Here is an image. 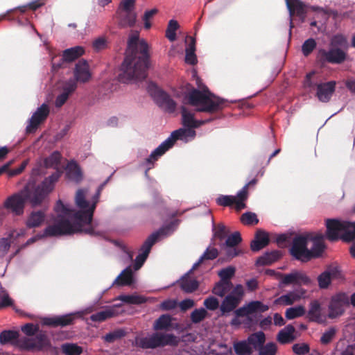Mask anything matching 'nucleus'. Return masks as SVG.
<instances>
[{
  "label": "nucleus",
  "instance_id": "nucleus-1",
  "mask_svg": "<svg viewBox=\"0 0 355 355\" xmlns=\"http://www.w3.org/2000/svg\"><path fill=\"white\" fill-rule=\"evenodd\" d=\"M103 189L104 187L101 184L98 186L96 193L92 198L91 207L86 211L70 209L59 200L54 207L58 216L54 220V223L49 225L46 229L45 234L50 236H56L84 232L91 236L98 235V234L95 232L92 222L94 212Z\"/></svg>",
  "mask_w": 355,
  "mask_h": 355
},
{
  "label": "nucleus",
  "instance_id": "nucleus-2",
  "mask_svg": "<svg viewBox=\"0 0 355 355\" xmlns=\"http://www.w3.org/2000/svg\"><path fill=\"white\" fill-rule=\"evenodd\" d=\"M150 67L149 46L142 40H139L138 33L132 35L128 41L125 57L121 65L119 80H143L147 77Z\"/></svg>",
  "mask_w": 355,
  "mask_h": 355
},
{
  "label": "nucleus",
  "instance_id": "nucleus-3",
  "mask_svg": "<svg viewBox=\"0 0 355 355\" xmlns=\"http://www.w3.org/2000/svg\"><path fill=\"white\" fill-rule=\"evenodd\" d=\"M182 124L187 128H180L172 132L171 136L156 148L146 159L144 164L146 165L145 175L147 176L149 170L154 167L155 162L171 148L177 140H184L187 137H194L196 132L192 128H196L200 125L209 123L214 118L198 121L194 119V114L189 112L184 106L181 107Z\"/></svg>",
  "mask_w": 355,
  "mask_h": 355
},
{
  "label": "nucleus",
  "instance_id": "nucleus-4",
  "mask_svg": "<svg viewBox=\"0 0 355 355\" xmlns=\"http://www.w3.org/2000/svg\"><path fill=\"white\" fill-rule=\"evenodd\" d=\"M183 103L196 107L197 112L209 114L218 112L227 105L225 99L216 96L207 87L202 90L192 88L185 94Z\"/></svg>",
  "mask_w": 355,
  "mask_h": 355
},
{
  "label": "nucleus",
  "instance_id": "nucleus-5",
  "mask_svg": "<svg viewBox=\"0 0 355 355\" xmlns=\"http://www.w3.org/2000/svg\"><path fill=\"white\" fill-rule=\"evenodd\" d=\"M28 201L33 207L42 202L33 191L31 183L28 182L20 191L8 197L3 202V207L14 216H21L24 212L26 202Z\"/></svg>",
  "mask_w": 355,
  "mask_h": 355
},
{
  "label": "nucleus",
  "instance_id": "nucleus-6",
  "mask_svg": "<svg viewBox=\"0 0 355 355\" xmlns=\"http://www.w3.org/2000/svg\"><path fill=\"white\" fill-rule=\"evenodd\" d=\"M170 230V226H166L160 228L158 231L153 232L151 234L144 242L143 245L140 248V252L139 254L136 257L135 263L134 268L135 270L139 269L146 259L148 257V254L151 250L153 245L157 242L159 237L162 235L167 234L168 232Z\"/></svg>",
  "mask_w": 355,
  "mask_h": 355
},
{
  "label": "nucleus",
  "instance_id": "nucleus-7",
  "mask_svg": "<svg viewBox=\"0 0 355 355\" xmlns=\"http://www.w3.org/2000/svg\"><path fill=\"white\" fill-rule=\"evenodd\" d=\"M326 237L331 242L342 240V236L347 232H349V221L341 220L336 218L326 220Z\"/></svg>",
  "mask_w": 355,
  "mask_h": 355
},
{
  "label": "nucleus",
  "instance_id": "nucleus-8",
  "mask_svg": "<svg viewBox=\"0 0 355 355\" xmlns=\"http://www.w3.org/2000/svg\"><path fill=\"white\" fill-rule=\"evenodd\" d=\"M309 240V235H299L293 240L292 246L290 249L291 254L297 260L306 262L311 259L309 250L307 248V243Z\"/></svg>",
  "mask_w": 355,
  "mask_h": 355
},
{
  "label": "nucleus",
  "instance_id": "nucleus-9",
  "mask_svg": "<svg viewBox=\"0 0 355 355\" xmlns=\"http://www.w3.org/2000/svg\"><path fill=\"white\" fill-rule=\"evenodd\" d=\"M347 57L346 51L331 47L329 50L324 49H319L317 58L322 63H330L340 64L343 63Z\"/></svg>",
  "mask_w": 355,
  "mask_h": 355
},
{
  "label": "nucleus",
  "instance_id": "nucleus-10",
  "mask_svg": "<svg viewBox=\"0 0 355 355\" xmlns=\"http://www.w3.org/2000/svg\"><path fill=\"white\" fill-rule=\"evenodd\" d=\"M19 347L23 350L33 351L42 350L49 345V340L46 334L40 332L33 338H22L18 341Z\"/></svg>",
  "mask_w": 355,
  "mask_h": 355
},
{
  "label": "nucleus",
  "instance_id": "nucleus-11",
  "mask_svg": "<svg viewBox=\"0 0 355 355\" xmlns=\"http://www.w3.org/2000/svg\"><path fill=\"white\" fill-rule=\"evenodd\" d=\"M349 300L345 293H338L331 297L329 304L328 318L334 319L342 315L345 312V306H349Z\"/></svg>",
  "mask_w": 355,
  "mask_h": 355
},
{
  "label": "nucleus",
  "instance_id": "nucleus-12",
  "mask_svg": "<svg viewBox=\"0 0 355 355\" xmlns=\"http://www.w3.org/2000/svg\"><path fill=\"white\" fill-rule=\"evenodd\" d=\"M269 309V306L263 304L260 301H252L248 304L239 308L235 311V315L236 318H233L230 322L232 325H239L240 322L239 321V317L248 316L249 315L253 314L257 312L264 313Z\"/></svg>",
  "mask_w": 355,
  "mask_h": 355
},
{
  "label": "nucleus",
  "instance_id": "nucleus-13",
  "mask_svg": "<svg viewBox=\"0 0 355 355\" xmlns=\"http://www.w3.org/2000/svg\"><path fill=\"white\" fill-rule=\"evenodd\" d=\"M58 173H53L45 178L40 184L31 183L33 191L37 194L40 200L43 202L49 193L53 189L54 184L58 180Z\"/></svg>",
  "mask_w": 355,
  "mask_h": 355
},
{
  "label": "nucleus",
  "instance_id": "nucleus-14",
  "mask_svg": "<svg viewBox=\"0 0 355 355\" xmlns=\"http://www.w3.org/2000/svg\"><path fill=\"white\" fill-rule=\"evenodd\" d=\"M156 104L166 112L173 113L177 107L176 102L166 92L155 88V91L151 93Z\"/></svg>",
  "mask_w": 355,
  "mask_h": 355
},
{
  "label": "nucleus",
  "instance_id": "nucleus-15",
  "mask_svg": "<svg viewBox=\"0 0 355 355\" xmlns=\"http://www.w3.org/2000/svg\"><path fill=\"white\" fill-rule=\"evenodd\" d=\"M49 112V106L45 103L38 107L29 120V124L26 128V133L34 132L39 125L46 119Z\"/></svg>",
  "mask_w": 355,
  "mask_h": 355
},
{
  "label": "nucleus",
  "instance_id": "nucleus-16",
  "mask_svg": "<svg viewBox=\"0 0 355 355\" xmlns=\"http://www.w3.org/2000/svg\"><path fill=\"white\" fill-rule=\"evenodd\" d=\"M77 315L78 313H71L60 316L46 317L42 319V323L43 325L54 328L64 327L73 324Z\"/></svg>",
  "mask_w": 355,
  "mask_h": 355
},
{
  "label": "nucleus",
  "instance_id": "nucleus-17",
  "mask_svg": "<svg viewBox=\"0 0 355 355\" xmlns=\"http://www.w3.org/2000/svg\"><path fill=\"white\" fill-rule=\"evenodd\" d=\"M287 7L290 13V30L289 34L291 35V29L294 27L293 23V16L296 15L303 22L306 17L305 5L300 0H287Z\"/></svg>",
  "mask_w": 355,
  "mask_h": 355
},
{
  "label": "nucleus",
  "instance_id": "nucleus-18",
  "mask_svg": "<svg viewBox=\"0 0 355 355\" xmlns=\"http://www.w3.org/2000/svg\"><path fill=\"white\" fill-rule=\"evenodd\" d=\"M149 338L153 349L166 345L175 346L178 344V340L173 334L154 333Z\"/></svg>",
  "mask_w": 355,
  "mask_h": 355
},
{
  "label": "nucleus",
  "instance_id": "nucleus-19",
  "mask_svg": "<svg viewBox=\"0 0 355 355\" xmlns=\"http://www.w3.org/2000/svg\"><path fill=\"white\" fill-rule=\"evenodd\" d=\"M84 52V49L79 46L64 50L62 53V58H60V62L58 63H55V62H53V68L54 69H58L63 67L65 62H73L80 57Z\"/></svg>",
  "mask_w": 355,
  "mask_h": 355
},
{
  "label": "nucleus",
  "instance_id": "nucleus-20",
  "mask_svg": "<svg viewBox=\"0 0 355 355\" xmlns=\"http://www.w3.org/2000/svg\"><path fill=\"white\" fill-rule=\"evenodd\" d=\"M336 83L331 80L317 85L316 96L322 103H328L336 90Z\"/></svg>",
  "mask_w": 355,
  "mask_h": 355
},
{
  "label": "nucleus",
  "instance_id": "nucleus-21",
  "mask_svg": "<svg viewBox=\"0 0 355 355\" xmlns=\"http://www.w3.org/2000/svg\"><path fill=\"white\" fill-rule=\"evenodd\" d=\"M269 243L268 234L262 230H258L256 232L254 239L250 243V249L253 252H258L267 246Z\"/></svg>",
  "mask_w": 355,
  "mask_h": 355
},
{
  "label": "nucleus",
  "instance_id": "nucleus-22",
  "mask_svg": "<svg viewBox=\"0 0 355 355\" xmlns=\"http://www.w3.org/2000/svg\"><path fill=\"white\" fill-rule=\"evenodd\" d=\"M173 318L168 314L160 315L153 324V329L155 331L176 329L178 327V324L172 322Z\"/></svg>",
  "mask_w": 355,
  "mask_h": 355
},
{
  "label": "nucleus",
  "instance_id": "nucleus-23",
  "mask_svg": "<svg viewBox=\"0 0 355 355\" xmlns=\"http://www.w3.org/2000/svg\"><path fill=\"white\" fill-rule=\"evenodd\" d=\"M74 77L78 82L86 83L91 78L88 63L85 60H80L74 69Z\"/></svg>",
  "mask_w": 355,
  "mask_h": 355
},
{
  "label": "nucleus",
  "instance_id": "nucleus-24",
  "mask_svg": "<svg viewBox=\"0 0 355 355\" xmlns=\"http://www.w3.org/2000/svg\"><path fill=\"white\" fill-rule=\"evenodd\" d=\"M239 303L240 299L239 297H236L232 294L227 295L223 300L220 306L221 315H223L225 313L234 311L238 306Z\"/></svg>",
  "mask_w": 355,
  "mask_h": 355
},
{
  "label": "nucleus",
  "instance_id": "nucleus-25",
  "mask_svg": "<svg viewBox=\"0 0 355 355\" xmlns=\"http://www.w3.org/2000/svg\"><path fill=\"white\" fill-rule=\"evenodd\" d=\"M324 236L322 234H316L314 237L310 238V240L313 241V247L309 250L311 259L317 258L321 256L324 250V245L323 243Z\"/></svg>",
  "mask_w": 355,
  "mask_h": 355
},
{
  "label": "nucleus",
  "instance_id": "nucleus-26",
  "mask_svg": "<svg viewBox=\"0 0 355 355\" xmlns=\"http://www.w3.org/2000/svg\"><path fill=\"white\" fill-rule=\"evenodd\" d=\"M189 40V44L185 49V62L187 64L194 65L197 63V57L196 51V39L193 37H187L186 42Z\"/></svg>",
  "mask_w": 355,
  "mask_h": 355
},
{
  "label": "nucleus",
  "instance_id": "nucleus-27",
  "mask_svg": "<svg viewBox=\"0 0 355 355\" xmlns=\"http://www.w3.org/2000/svg\"><path fill=\"white\" fill-rule=\"evenodd\" d=\"M45 217L43 210L32 211L26 220V225L28 228L40 227L44 223Z\"/></svg>",
  "mask_w": 355,
  "mask_h": 355
},
{
  "label": "nucleus",
  "instance_id": "nucleus-28",
  "mask_svg": "<svg viewBox=\"0 0 355 355\" xmlns=\"http://www.w3.org/2000/svg\"><path fill=\"white\" fill-rule=\"evenodd\" d=\"M189 275V273L185 274L181 278L180 282V286L181 289L187 293L194 292L199 286L198 282L195 279L190 278Z\"/></svg>",
  "mask_w": 355,
  "mask_h": 355
},
{
  "label": "nucleus",
  "instance_id": "nucleus-29",
  "mask_svg": "<svg viewBox=\"0 0 355 355\" xmlns=\"http://www.w3.org/2000/svg\"><path fill=\"white\" fill-rule=\"evenodd\" d=\"M295 331V329L292 324H288L283 329L279 331L277 336V340L281 344L289 343L295 339L293 336Z\"/></svg>",
  "mask_w": 355,
  "mask_h": 355
},
{
  "label": "nucleus",
  "instance_id": "nucleus-30",
  "mask_svg": "<svg viewBox=\"0 0 355 355\" xmlns=\"http://www.w3.org/2000/svg\"><path fill=\"white\" fill-rule=\"evenodd\" d=\"M133 282V273L131 268L127 267L116 278L113 285L126 286L131 285Z\"/></svg>",
  "mask_w": 355,
  "mask_h": 355
},
{
  "label": "nucleus",
  "instance_id": "nucleus-31",
  "mask_svg": "<svg viewBox=\"0 0 355 355\" xmlns=\"http://www.w3.org/2000/svg\"><path fill=\"white\" fill-rule=\"evenodd\" d=\"M321 305L318 300L311 301L307 313L309 320L311 322H320L321 320Z\"/></svg>",
  "mask_w": 355,
  "mask_h": 355
},
{
  "label": "nucleus",
  "instance_id": "nucleus-32",
  "mask_svg": "<svg viewBox=\"0 0 355 355\" xmlns=\"http://www.w3.org/2000/svg\"><path fill=\"white\" fill-rule=\"evenodd\" d=\"M67 175L72 181L79 182L82 180L83 175L78 164L72 161L69 163L67 168Z\"/></svg>",
  "mask_w": 355,
  "mask_h": 355
},
{
  "label": "nucleus",
  "instance_id": "nucleus-33",
  "mask_svg": "<svg viewBox=\"0 0 355 355\" xmlns=\"http://www.w3.org/2000/svg\"><path fill=\"white\" fill-rule=\"evenodd\" d=\"M232 282L220 280L215 284L212 288V293L218 297H223L232 290Z\"/></svg>",
  "mask_w": 355,
  "mask_h": 355
},
{
  "label": "nucleus",
  "instance_id": "nucleus-34",
  "mask_svg": "<svg viewBox=\"0 0 355 355\" xmlns=\"http://www.w3.org/2000/svg\"><path fill=\"white\" fill-rule=\"evenodd\" d=\"M281 256V252L277 250L266 252L263 256L258 258L257 264L259 266L270 265L277 261Z\"/></svg>",
  "mask_w": 355,
  "mask_h": 355
},
{
  "label": "nucleus",
  "instance_id": "nucleus-35",
  "mask_svg": "<svg viewBox=\"0 0 355 355\" xmlns=\"http://www.w3.org/2000/svg\"><path fill=\"white\" fill-rule=\"evenodd\" d=\"M266 341V336L263 331H258L250 334L247 342L250 345H252L255 349H260Z\"/></svg>",
  "mask_w": 355,
  "mask_h": 355
},
{
  "label": "nucleus",
  "instance_id": "nucleus-36",
  "mask_svg": "<svg viewBox=\"0 0 355 355\" xmlns=\"http://www.w3.org/2000/svg\"><path fill=\"white\" fill-rule=\"evenodd\" d=\"M19 340V333L16 331L6 330L0 334V343L2 345L10 343L19 347L18 341Z\"/></svg>",
  "mask_w": 355,
  "mask_h": 355
},
{
  "label": "nucleus",
  "instance_id": "nucleus-37",
  "mask_svg": "<svg viewBox=\"0 0 355 355\" xmlns=\"http://www.w3.org/2000/svg\"><path fill=\"white\" fill-rule=\"evenodd\" d=\"M300 296L295 292H289L286 295H283L276 299L274 302L275 304H280V305H291L295 302L300 300Z\"/></svg>",
  "mask_w": 355,
  "mask_h": 355
},
{
  "label": "nucleus",
  "instance_id": "nucleus-38",
  "mask_svg": "<svg viewBox=\"0 0 355 355\" xmlns=\"http://www.w3.org/2000/svg\"><path fill=\"white\" fill-rule=\"evenodd\" d=\"M75 202L76 206L80 209V211H87L91 205L86 200V191L83 189H78L76 192L75 197Z\"/></svg>",
  "mask_w": 355,
  "mask_h": 355
},
{
  "label": "nucleus",
  "instance_id": "nucleus-39",
  "mask_svg": "<svg viewBox=\"0 0 355 355\" xmlns=\"http://www.w3.org/2000/svg\"><path fill=\"white\" fill-rule=\"evenodd\" d=\"M119 25L121 27H133L136 23L137 15L133 11L124 12L121 14Z\"/></svg>",
  "mask_w": 355,
  "mask_h": 355
},
{
  "label": "nucleus",
  "instance_id": "nucleus-40",
  "mask_svg": "<svg viewBox=\"0 0 355 355\" xmlns=\"http://www.w3.org/2000/svg\"><path fill=\"white\" fill-rule=\"evenodd\" d=\"M335 272L333 269L327 270L322 272L318 277V286L320 288H327L331 282Z\"/></svg>",
  "mask_w": 355,
  "mask_h": 355
},
{
  "label": "nucleus",
  "instance_id": "nucleus-41",
  "mask_svg": "<svg viewBox=\"0 0 355 355\" xmlns=\"http://www.w3.org/2000/svg\"><path fill=\"white\" fill-rule=\"evenodd\" d=\"M330 46L334 48H339L347 50L349 44L347 39L342 34H337L332 37L330 41Z\"/></svg>",
  "mask_w": 355,
  "mask_h": 355
},
{
  "label": "nucleus",
  "instance_id": "nucleus-42",
  "mask_svg": "<svg viewBox=\"0 0 355 355\" xmlns=\"http://www.w3.org/2000/svg\"><path fill=\"white\" fill-rule=\"evenodd\" d=\"M115 315V311L114 309H108L104 311L97 312L90 316V320L93 322H101L105 320L110 318Z\"/></svg>",
  "mask_w": 355,
  "mask_h": 355
},
{
  "label": "nucleus",
  "instance_id": "nucleus-43",
  "mask_svg": "<svg viewBox=\"0 0 355 355\" xmlns=\"http://www.w3.org/2000/svg\"><path fill=\"white\" fill-rule=\"evenodd\" d=\"M234 349L237 355H252V349L247 340H241L234 344Z\"/></svg>",
  "mask_w": 355,
  "mask_h": 355
},
{
  "label": "nucleus",
  "instance_id": "nucleus-44",
  "mask_svg": "<svg viewBox=\"0 0 355 355\" xmlns=\"http://www.w3.org/2000/svg\"><path fill=\"white\" fill-rule=\"evenodd\" d=\"M61 350L65 355H80L83 353V348L74 343L62 344Z\"/></svg>",
  "mask_w": 355,
  "mask_h": 355
},
{
  "label": "nucleus",
  "instance_id": "nucleus-45",
  "mask_svg": "<svg viewBox=\"0 0 355 355\" xmlns=\"http://www.w3.org/2000/svg\"><path fill=\"white\" fill-rule=\"evenodd\" d=\"M117 300L128 304H141L146 302V299L137 295H121L117 297Z\"/></svg>",
  "mask_w": 355,
  "mask_h": 355
},
{
  "label": "nucleus",
  "instance_id": "nucleus-46",
  "mask_svg": "<svg viewBox=\"0 0 355 355\" xmlns=\"http://www.w3.org/2000/svg\"><path fill=\"white\" fill-rule=\"evenodd\" d=\"M212 231L214 232V237L220 241L225 239L230 232L228 228L222 223L214 224Z\"/></svg>",
  "mask_w": 355,
  "mask_h": 355
},
{
  "label": "nucleus",
  "instance_id": "nucleus-47",
  "mask_svg": "<svg viewBox=\"0 0 355 355\" xmlns=\"http://www.w3.org/2000/svg\"><path fill=\"white\" fill-rule=\"evenodd\" d=\"M248 189L247 187H243L242 189L238 193L237 198H236L235 202V208L237 211H241V209L245 208L246 205L244 203V201L248 198Z\"/></svg>",
  "mask_w": 355,
  "mask_h": 355
},
{
  "label": "nucleus",
  "instance_id": "nucleus-48",
  "mask_svg": "<svg viewBox=\"0 0 355 355\" xmlns=\"http://www.w3.org/2000/svg\"><path fill=\"white\" fill-rule=\"evenodd\" d=\"M61 158V154L58 151H54L50 156L45 159V165L46 167H58L60 164Z\"/></svg>",
  "mask_w": 355,
  "mask_h": 355
},
{
  "label": "nucleus",
  "instance_id": "nucleus-49",
  "mask_svg": "<svg viewBox=\"0 0 355 355\" xmlns=\"http://www.w3.org/2000/svg\"><path fill=\"white\" fill-rule=\"evenodd\" d=\"M179 28L177 21L171 19L169 21L167 29L166 31V37L171 41L173 42L176 40V31Z\"/></svg>",
  "mask_w": 355,
  "mask_h": 355
},
{
  "label": "nucleus",
  "instance_id": "nucleus-50",
  "mask_svg": "<svg viewBox=\"0 0 355 355\" xmlns=\"http://www.w3.org/2000/svg\"><path fill=\"white\" fill-rule=\"evenodd\" d=\"M305 313V309L302 306H298L296 307L288 308L286 311V318L288 320H292L300 316H302Z\"/></svg>",
  "mask_w": 355,
  "mask_h": 355
},
{
  "label": "nucleus",
  "instance_id": "nucleus-51",
  "mask_svg": "<svg viewBox=\"0 0 355 355\" xmlns=\"http://www.w3.org/2000/svg\"><path fill=\"white\" fill-rule=\"evenodd\" d=\"M207 314L208 313L205 309H196L191 313V320L193 323H199L207 316Z\"/></svg>",
  "mask_w": 355,
  "mask_h": 355
},
{
  "label": "nucleus",
  "instance_id": "nucleus-52",
  "mask_svg": "<svg viewBox=\"0 0 355 355\" xmlns=\"http://www.w3.org/2000/svg\"><path fill=\"white\" fill-rule=\"evenodd\" d=\"M241 221L245 225H253L259 223V219L256 214L248 211L241 215Z\"/></svg>",
  "mask_w": 355,
  "mask_h": 355
},
{
  "label": "nucleus",
  "instance_id": "nucleus-53",
  "mask_svg": "<svg viewBox=\"0 0 355 355\" xmlns=\"http://www.w3.org/2000/svg\"><path fill=\"white\" fill-rule=\"evenodd\" d=\"M317 43L313 38H309L304 41L302 45V52L306 57L309 56L316 48Z\"/></svg>",
  "mask_w": 355,
  "mask_h": 355
},
{
  "label": "nucleus",
  "instance_id": "nucleus-54",
  "mask_svg": "<svg viewBox=\"0 0 355 355\" xmlns=\"http://www.w3.org/2000/svg\"><path fill=\"white\" fill-rule=\"evenodd\" d=\"M235 268L233 266H228L225 268H223L220 270L218 275L220 277V280H223L225 282H231V278L235 274Z\"/></svg>",
  "mask_w": 355,
  "mask_h": 355
},
{
  "label": "nucleus",
  "instance_id": "nucleus-55",
  "mask_svg": "<svg viewBox=\"0 0 355 355\" xmlns=\"http://www.w3.org/2000/svg\"><path fill=\"white\" fill-rule=\"evenodd\" d=\"M226 238L225 245L228 248L235 247L242 241V238L239 232H235Z\"/></svg>",
  "mask_w": 355,
  "mask_h": 355
},
{
  "label": "nucleus",
  "instance_id": "nucleus-56",
  "mask_svg": "<svg viewBox=\"0 0 355 355\" xmlns=\"http://www.w3.org/2000/svg\"><path fill=\"white\" fill-rule=\"evenodd\" d=\"M236 197L232 196L220 195L216 199V203L220 206L230 207L235 205Z\"/></svg>",
  "mask_w": 355,
  "mask_h": 355
},
{
  "label": "nucleus",
  "instance_id": "nucleus-57",
  "mask_svg": "<svg viewBox=\"0 0 355 355\" xmlns=\"http://www.w3.org/2000/svg\"><path fill=\"white\" fill-rule=\"evenodd\" d=\"M259 355H275L277 352V345L274 343H268L259 350Z\"/></svg>",
  "mask_w": 355,
  "mask_h": 355
},
{
  "label": "nucleus",
  "instance_id": "nucleus-58",
  "mask_svg": "<svg viewBox=\"0 0 355 355\" xmlns=\"http://www.w3.org/2000/svg\"><path fill=\"white\" fill-rule=\"evenodd\" d=\"M336 334V329H335V327L329 328L322 335L320 338V343L322 345L329 344L332 341L333 338L335 337Z\"/></svg>",
  "mask_w": 355,
  "mask_h": 355
},
{
  "label": "nucleus",
  "instance_id": "nucleus-59",
  "mask_svg": "<svg viewBox=\"0 0 355 355\" xmlns=\"http://www.w3.org/2000/svg\"><path fill=\"white\" fill-rule=\"evenodd\" d=\"M242 254V250L237 249L234 247L229 248L226 250V257L225 258L220 257L218 261L224 262V261H230L232 259L235 257H237Z\"/></svg>",
  "mask_w": 355,
  "mask_h": 355
},
{
  "label": "nucleus",
  "instance_id": "nucleus-60",
  "mask_svg": "<svg viewBox=\"0 0 355 355\" xmlns=\"http://www.w3.org/2000/svg\"><path fill=\"white\" fill-rule=\"evenodd\" d=\"M107 46V42L105 37H100L94 40L92 43V47L96 51L104 50Z\"/></svg>",
  "mask_w": 355,
  "mask_h": 355
},
{
  "label": "nucleus",
  "instance_id": "nucleus-61",
  "mask_svg": "<svg viewBox=\"0 0 355 355\" xmlns=\"http://www.w3.org/2000/svg\"><path fill=\"white\" fill-rule=\"evenodd\" d=\"M203 304L207 309L214 311L218 308L219 302L217 298L211 296L205 300Z\"/></svg>",
  "mask_w": 355,
  "mask_h": 355
},
{
  "label": "nucleus",
  "instance_id": "nucleus-62",
  "mask_svg": "<svg viewBox=\"0 0 355 355\" xmlns=\"http://www.w3.org/2000/svg\"><path fill=\"white\" fill-rule=\"evenodd\" d=\"M125 333L123 330L119 329L105 335V340L108 343H113L116 340L124 336Z\"/></svg>",
  "mask_w": 355,
  "mask_h": 355
},
{
  "label": "nucleus",
  "instance_id": "nucleus-63",
  "mask_svg": "<svg viewBox=\"0 0 355 355\" xmlns=\"http://www.w3.org/2000/svg\"><path fill=\"white\" fill-rule=\"evenodd\" d=\"M21 331L26 335L32 336L39 331V327L37 324L34 325L33 323H27L21 327Z\"/></svg>",
  "mask_w": 355,
  "mask_h": 355
},
{
  "label": "nucleus",
  "instance_id": "nucleus-64",
  "mask_svg": "<svg viewBox=\"0 0 355 355\" xmlns=\"http://www.w3.org/2000/svg\"><path fill=\"white\" fill-rule=\"evenodd\" d=\"M351 224L349 227V232L345 233L342 236V241L345 242H351L355 240V222H349Z\"/></svg>",
  "mask_w": 355,
  "mask_h": 355
}]
</instances>
